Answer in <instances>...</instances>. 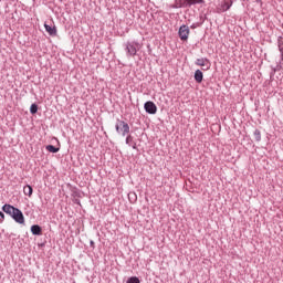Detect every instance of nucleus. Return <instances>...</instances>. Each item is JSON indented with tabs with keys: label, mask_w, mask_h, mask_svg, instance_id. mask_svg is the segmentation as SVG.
I'll return each instance as SVG.
<instances>
[{
	"label": "nucleus",
	"mask_w": 283,
	"mask_h": 283,
	"mask_svg": "<svg viewBox=\"0 0 283 283\" xmlns=\"http://www.w3.org/2000/svg\"><path fill=\"white\" fill-rule=\"evenodd\" d=\"M3 220H6V214L0 211V224L3 222Z\"/></svg>",
	"instance_id": "nucleus-18"
},
{
	"label": "nucleus",
	"mask_w": 283,
	"mask_h": 283,
	"mask_svg": "<svg viewBox=\"0 0 283 283\" xmlns=\"http://www.w3.org/2000/svg\"><path fill=\"white\" fill-rule=\"evenodd\" d=\"M90 245L94 248V241H91V242H90Z\"/></svg>",
	"instance_id": "nucleus-22"
},
{
	"label": "nucleus",
	"mask_w": 283,
	"mask_h": 283,
	"mask_svg": "<svg viewBox=\"0 0 283 283\" xmlns=\"http://www.w3.org/2000/svg\"><path fill=\"white\" fill-rule=\"evenodd\" d=\"M282 70V64H277L276 67L274 69V72H280Z\"/></svg>",
	"instance_id": "nucleus-19"
},
{
	"label": "nucleus",
	"mask_w": 283,
	"mask_h": 283,
	"mask_svg": "<svg viewBox=\"0 0 283 283\" xmlns=\"http://www.w3.org/2000/svg\"><path fill=\"white\" fill-rule=\"evenodd\" d=\"M115 129L118 134H120V136H127V134H129V124H127L125 120L117 119Z\"/></svg>",
	"instance_id": "nucleus-3"
},
{
	"label": "nucleus",
	"mask_w": 283,
	"mask_h": 283,
	"mask_svg": "<svg viewBox=\"0 0 283 283\" xmlns=\"http://www.w3.org/2000/svg\"><path fill=\"white\" fill-rule=\"evenodd\" d=\"M189 33H190V30H189V27L186 25V24H182L180 28H179V31H178V36L181 41H187L189 39Z\"/></svg>",
	"instance_id": "nucleus-5"
},
{
	"label": "nucleus",
	"mask_w": 283,
	"mask_h": 283,
	"mask_svg": "<svg viewBox=\"0 0 283 283\" xmlns=\"http://www.w3.org/2000/svg\"><path fill=\"white\" fill-rule=\"evenodd\" d=\"M132 196L136 197V193H129L128 198H132Z\"/></svg>",
	"instance_id": "nucleus-21"
},
{
	"label": "nucleus",
	"mask_w": 283,
	"mask_h": 283,
	"mask_svg": "<svg viewBox=\"0 0 283 283\" xmlns=\"http://www.w3.org/2000/svg\"><path fill=\"white\" fill-rule=\"evenodd\" d=\"M44 29L49 32L50 36H56V27H50L49 24H44Z\"/></svg>",
	"instance_id": "nucleus-13"
},
{
	"label": "nucleus",
	"mask_w": 283,
	"mask_h": 283,
	"mask_svg": "<svg viewBox=\"0 0 283 283\" xmlns=\"http://www.w3.org/2000/svg\"><path fill=\"white\" fill-rule=\"evenodd\" d=\"M256 1V3H260L262 0H255Z\"/></svg>",
	"instance_id": "nucleus-24"
},
{
	"label": "nucleus",
	"mask_w": 283,
	"mask_h": 283,
	"mask_svg": "<svg viewBox=\"0 0 283 283\" xmlns=\"http://www.w3.org/2000/svg\"><path fill=\"white\" fill-rule=\"evenodd\" d=\"M36 112H39V105L32 104L30 106V114H36Z\"/></svg>",
	"instance_id": "nucleus-16"
},
{
	"label": "nucleus",
	"mask_w": 283,
	"mask_h": 283,
	"mask_svg": "<svg viewBox=\"0 0 283 283\" xmlns=\"http://www.w3.org/2000/svg\"><path fill=\"white\" fill-rule=\"evenodd\" d=\"M46 151H50V154H59L60 148H56V146L48 145L45 146Z\"/></svg>",
	"instance_id": "nucleus-14"
},
{
	"label": "nucleus",
	"mask_w": 283,
	"mask_h": 283,
	"mask_svg": "<svg viewBox=\"0 0 283 283\" xmlns=\"http://www.w3.org/2000/svg\"><path fill=\"white\" fill-rule=\"evenodd\" d=\"M253 136H254V140H256V143H260V140H262V133L260 132V129H255L253 132Z\"/></svg>",
	"instance_id": "nucleus-15"
},
{
	"label": "nucleus",
	"mask_w": 283,
	"mask_h": 283,
	"mask_svg": "<svg viewBox=\"0 0 283 283\" xmlns=\"http://www.w3.org/2000/svg\"><path fill=\"white\" fill-rule=\"evenodd\" d=\"M231 6H233V1H223L221 2L220 7H219V11L220 12H228V10H231Z\"/></svg>",
	"instance_id": "nucleus-8"
},
{
	"label": "nucleus",
	"mask_w": 283,
	"mask_h": 283,
	"mask_svg": "<svg viewBox=\"0 0 283 283\" xmlns=\"http://www.w3.org/2000/svg\"><path fill=\"white\" fill-rule=\"evenodd\" d=\"M192 30H196V28H198V24H191L190 27Z\"/></svg>",
	"instance_id": "nucleus-20"
},
{
	"label": "nucleus",
	"mask_w": 283,
	"mask_h": 283,
	"mask_svg": "<svg viewBox=\"0 0 283 283\" xmlns=\"http://www.w3.org/2000/svg\"><path fill=\"white\" fill-rule=\"evenodd\" d=\"M144 109H145L146 114L154 115L158 112V106H156V104L154 102L148 101L144 104Z\"/></svg>",
	"instance_id": "nucleus-6"
},
{
	"label": "nucleus",
	"mask_w": 283,
	"mask_h": 283,
	"mask_svg": "<svg viewBox=\"0 0 283 283\" xmlns=\"http://www.w3.org/2000/svg\"><path fill=\"white\" fill-rule=\"evenodd\" d=\"M23 193L24 196H28L29 198H32V193H34V189L30 185H25L23 187Z\"/></svg>",
	"instance_id": "nucleus-12"
},
{
	"label": "nucleus",
	"mask_w": 283,
	"mask_h": 283,
	"mask_svg": "<svg viewBox=\"0 0 283 283\" xmlns=\"http://www.w3.org/2000/svg\"><path fill=\"white\" fill-rule=\"evenodd\" d=\"M172 8H174V9H178L179 7H176V3H175V4H172Z\"/></svg>",
	"instance_id": "nucleus-23"
},
{
	"label": "nucleus",
	"mask_w": 283,
	"mask_h": 283,
	"mask_svg": "<svg viewBox=\"0 0 283 283\" xmlns=\"http://www.w3.org/2000/svg\"><path fill=\"white\" fill-rule=\"evenodd\" d=\"M124 48L126 56L132 57L138 54V51L140 50L142 45L138 43V41H128L125 43Z\"/></svg>",
	"instance_id": "nucleus-2"
},
{
	"label": "nucleus",
	"mask_w": 283,
	"mask_h": 283,
	"mask_svg": "<svg viewBox=\"0 0 283 283\" xmlns=\"http://www.w3.org/2000/svg\"><path fill=\"white\" fill-rule=\"evenodd\" d=\"M202 0H176L175 4L176 8H191V6H198V3Z\"/></svg>",
	"instance_id": "nucleus-4"
},
{
	"label": "nucleus",
	"mask_w": 283,
	"mask_h": 283,
	"mask_svg": "<svg viewBox=\"0 0 283 283\" xmlns=\"http://www.w3.org/2000/svg\"><path fill=\"white\" fill-rule=\"evenodd\" d=\"M2 211L7 213V216H10L14 222L18 224H25V217L23 216V212L21 209L10 205L6 203L2 206Z\"/></svg>",
	"instance_id": "nucleus-1"
},
{
	"label": "nucleus",
	"mask_w": 283,
	"mask_h": 283,
	"mask_svg": "<svg viewBox=\"0 0 283 283\" xmlns=\"http://www.w3.org/2000/svg\"><path fill=\"white\" fill-rule=\"evenodd\" d=\"M125 143L126 145H128V147H132V149H138V146L136 145V140H134V136L127 135Z\"/></svg>",
	"instance_id": "nucleus-9"
},
{
	"label": "nucleus",
	"mask_w": 283,
	"mask_h": 283,
	"mask_svg": "<svg viewBox=\"0 0 283 283\" xmlns=\"http://www.w3.org/2000/svg\"><path fill=\"white\" fill-rule=\"evenodd\" d=\"M205 78V74L200 70L195 71V81L196 83H202V80Z\"/></svg>",
	"instance_id": "nucleus-11"
},
{
	"label": "nucleus",
	"mask_w": 283,
	"mask_h": 283,
	"mask_svg": "<svg viewBox=\"0 0 283 283\" xmlns=\"http://www.w3.org/2000/svg\"><path fill=\"white\" fill-rule=\"evenodd\" d=\"M126 283H140V279L138 276H130Z\"/></svg>",
	"instance_id": "nucleus-17"
},
{
	"label": "nucleus",
	"mask_w": 283,
	"mask_h": 283,
	"mask_svg": "<svg viewBox=\"0 0 283 283\" xmlns=\"http://www.w3.org/2000/svg\"><path fill=\"white\" fill-rule=\"evenodd\" d=\"M43 229L39 224L31 226V233L32 235H41Z\"/></svg>",
	"instance_id": "nucleus-10"
},
{
	"label": "nucleus",
	"mask_w": 283,
	"mask_h": 283,
	"mask_svg": "<svg viewBox=\"0 0 283 283\" xmlns=\"http://www.w3.org/2000/svg\"><path fill=\"white\" fill-rule=\"evenodd\" d=\"M195 65H198V67H206V70H209V67H211V61L207 57H200L196 60Z\"/></svg>",
	"instance_id": "nucleus-7"
}]
</instances>
